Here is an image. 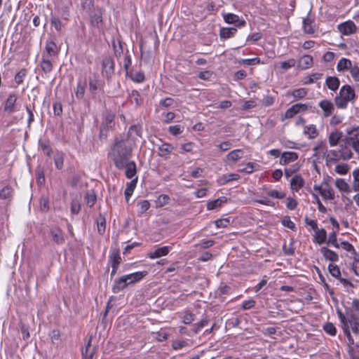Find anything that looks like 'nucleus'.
Instances as JSON below:
<instances>
[{
  "label": "nucleus",
  "mask_w": 359,
  "mask_h": 359,
  "mask_svg": "<svg viewBox=\"0 0 359 359\" xmlns=\"http://www.w3.org/2000/svg\"><path fill=\"white\" fill-rule=\"evenodd\" d=\"M41 67L42 71L45 74L50 73L53 69L52 62L48 59V57H46L44 55H43V57L41 59Z\"/></svg>",
  "instance_id": "obj_35"
},
{
  "label": "nucleus",
  "mask_w": 359,
  "mask_h": 359,
  "mask_svg": "<svg viewBox=\"0 0 359 359\" xmlns=\"http://www.w3.org/2000/svg\"><path fill=\"white\" fill-rule=\"evenodd\" d=\"M170 247V246H163L156 249L154 252H151L148 255V257L150 259H156L163 256H165L169 253Z\"/></svg>",
  "instance_id": "obj_15"
},
{
  "label": "nucleus",
  "mask_w": 359,
  "mask_h": 359,
  "mask_svg": "<svg viewBox=\"0 0 359 359\" xmlns=\"http://www.w3.org/2000/svg\"><path fill=\"white\" fill-rule=\"evenodd\" d=\"M236 32L237 29L234 27H223L220 29L219 36L221 39H227L233 37Z\"/></svg>",
  "instance_id": "obj_29"
},
{
  "label": "nucleus",
  "mask_w": 359,
  "mask_h": 359,
  "mask_svg": "<svg viewBox=\"0 0 359 359\" xmlns=\"http://www.w3.org/2000/svg\"><path fill=\"white\" fill-rule=\"evenodd\" d=\"M40 210L43 212H48L49 210V199L47 196H42L39 201Z\"/></svg>",
  "instance_id": "obj_48"
},
{
  "label": "nucleus",
  "mask_w": 359,
  "mask_h": 359,
  "mask_svg": "<svg viewBox=\"0 0 359 359\" xmlns=\"http://www.w3.org/2000/svg\"><path fill=\"white\" fill-rule=\"evenodd\" d=\"M324 188L321 191L320 195L324 199L333 200L334 198V193L333 189L330 187L329 184L326 182H323Z\"/></svg>",
  "instance_id": "obj_26"
},
{
  "label": "nucleus",
  "mask_w": 359,
  "mask_h": 359,
  "mask_svg": "<svg viewBox=\"0 0 359 359\" xmlns=\"http://www.w3.org/2000/svg\"><path fill=\"white\" fill-rule=\"evenodd\" d=\"M304 181L299 175H294L290 181L291 189L295 191H298L304 186Z\"/></svg>",
  "instance_id": "obj_22"
},
{
  "label": "nucleus",
  "mask_w": 359,
  "mask_h": 359,
  "mask_svg": "<svg viewBox=\"0 0 359 359\" xmlns=\"http://www.w3.org/2000/svg\"><path fill=\"white\" fill-rule=\"evenodd\" d=\"M296 65V60L293 58L290 59L287 61H283L280 63V66L282 69L287 70L291 67H294Z\"/></svg>",
  "instance_id": "obj_58"
},
{
  "label": "nucleus",
  "mask_w": 359,
  "mask_h": 359,
  "mask_svg": "<svg viewBox=\"0 0 359 359\" xmlns=\"http://www.w3.org/2000/svg\"><path fill=\"white\" fill-rule=\"evenodd\" d=\"M13 194L14 189L13 187L10 185H6L0 190V199L11 201L13 199Z\"/></svg>",
  "instance_id": "obj_17"
},
{
  "label": "nucleus",
  "mask_w": 359,
  "mask_h": 359,
  "mask_svg": "<svg viewBox=\"0 0 359 359\" xmlns=\"http://www.w3.org/2000/svg\"><path fill=\"white\" fill-rule=\"evenodd\" d=\"M224 20L226 23L233 24L236 23L238 27H244L246 22L244 20H240L237 15L233 13H226L223 15Z\"/></svg>",
  "instance_id": "obj_9"
},
{
  "label": "nucleus",
  "mask_w": 359,
  "mask_h": 359,
  "mask_svg": "<svg viewBox=\"0 0 359 359\" xmlns=\"http://www.w3.org/2000/svg\"><path fill=\"white\" fill-rule=\"evenodd\" d=\"M133 147L134 143L128 139L115 138L108 156L113 161L116 168L123 169V163L132 157Z\"/></svg>",
  "instance_id": "obj_1"
},
{
  "label": "nucleus",
  "mask_w": 359,
  "mask_h": 359,
  "mask_svg": "<svg viewBox=\"0 0 359 359\" xmlns=\"http://www.w3.org/2000/svg\"><path fill=\"white\" fill-rule=\"evenodd\" d=\"M173 147L168 143H163L158 148V154L161 157H166L173 150Z\"/></svg>",
  "instance_id": "obj_31"
},
{
  "label": "nucleus",
  "mask_w": 359,
  "mask_h": 359,
  "mask_svg": "<svg viewBox=\"0 0 359 359\" xmlns=\"http://www.w3.org/2000/svg\"><path fill=\"white\" fill-rule=\"evenodd\" d=\"M328 271L335 278L338 279L341 277V271L337 265L330 264L328 266Z\"/></svg>",
  "instance_id": "obj_45"
},
{
  "label": "nucleus",
  "mask_w": 359,
  "mask_h": 359,
  "mask_svg": "<svg viewBox=\"0 0 359 359\" xmlns=\"http://www.w3.org/2000/svg\"><path fill=\"white\" fill-rule=\"evenodd\" d=\"M358 322H359V319L356 314L353 313L351 311H350V312H346V325H348L350 326L351 325H353L355 323Z\"/></svg>",
  "instance_id": "obj_49"
},
{
  "label": "nucleus",
  "mask_w": 359,
  "mask_h": 359,
  "mask_svg": "<svg viewBox=\"0 0 359 359\" xmlns=\"http://www.w3.org/2000/svg\"><path fill=\"white\" fill-rule=\"evenodd\" d=\"M18 95L15 93H11L4 104V111L9 114L16 111V102Z\"/></svg>",
  "instance_id": "obj_3"
},
{
  "label": "nucleus",
  "mask_w": 359,
  "mask_h": 359,
  "mask_svg": "<svg viewBox=\"0 0 359 359\" xmlns=\"http://www.w3.org/2000/svg\"><path fill=\"white\" fill-rule=\"evenodd\" d=\"M349 145L346 144V138L342 140V143L341 144V149H339L340 157L343 160H348L353 157V153L350 149H348Z\"/></svg>",
  "instance_id": "obj_20"
},
{
  "label": "nucleus",
  "mask_w": 359,
  "mask_h": 359,
  "mask_svg": "<svg viewBox=\"0 0 359 359\" xmlns=\"http://www.w3.org/2000/svg\"><path fill=\"white\" fill-rule=\"evenodd\" d=\"M170 201V197L165 194H161L158 196L156 203H158V206L162 207L166 204H168Z\"/></svg>",
  "instance_id": "obj_62"
},
{
  "label": "nucleus",
  "mask_w": 359,
  "mask_h": 359,
  "mask_svg": "<svg viewBox=\"0 0 359 359\" xmlns=\"http://www.w3.org/2000/svg\"><path fill=\"white\" fill-rule=\"evenodd\" d=\"M340 81L337 77L328 76L325 81V85L327 87L332 90L336 91L339 87Z\"/></svg>",
  "instance_id": "obj_28"
},
{
  "label": "nucleus",
  "mask_w": 359,
  "mask_h": 359,
  "mask_svg": "<svg viewBox=\"0 0 359 359\" xmlns=\"http://www.w3.org/2000/svg\"><path fill=\"white\" fill-rule=\"evenodd\" d=\"M97 231L99 234L103 235L106 229V218L105 216L101 213L99 214L96 219Z\"/></svg>",
  "instance_id": "obj_30"
},
{
  "label": "nucleus",
  "mask_w": 359,
  "mask_h": 359,
  "mask_svg": "<svg viewBox=\"0 0 359 359\" xmlns=\"http://www.w3.org/2000/svg\"><path fill=\"white\" fill-rule=\"evenodd\" d=\"M327 243L330 244L337 248H339V243L337 242V231H334L330 233L329 238L327 241Z\"/></svg>",
  "instance_id": "obj_55"
},
{
  "label": "nucleus",
  "mask_w": 359,
  "mask_h": 359,
  "mask_svg": "<svg viewBox=\"0 0 359 359\" xmlns=\"http://www.w3.org/2000/svg\"><path fill=\"white\" fill-rule=\"evenodd\" d=\"M281 222L284 226L287 227L291 230L294 231V229H296L294 223L290 219V217L289 216L283 217Z\"/></svg>",
  "instance_id": "obj_54"
},
{
  "label": "nucleus",
  "mask_w": 359,
  "mask_h": 359,
  "mask_svg": "<svg viewBox=\"0 0 359 359\" xmlns=\"http://www.w3.org/2000/svg\"><path fill=\"white\" fill-rule=\"evenodd\" d=\"M337 28L344 35H350L356 30L355 25L351 20L338 25Z\"/></svg>",
  "instance_id": "obj_6"
},
{
  "label": "nucleus",
  "mask_w": 359,
  "mask_h": 359,
  "mask_svg": "<svg viewBox=\"0 0 359 359\" xmlns=\"http://www.w3.org/2000/svg\"><path fill=\"white\" fill-rule=\"evenodd\" d=\"M308 93V90L306 88H302L294 90L291 95L297 99H301L304 97Z\"/></svg>",
  "instance_id": "obj_50"
},
{
  "label": "nucleus",
  "mask_w": 359,
  "mask_h": 359,
  "mask_svg": "<svg viewBox=\"0 0 359 359\" xmlns=\"http://www.w3.org/2000/svg\"><path fill=\"white\" fill-rule=\"evenodd\" d=\"M351 61L346 58H341L337 64V69L338 71H344L350 68L351 65Z\"/></svg>",
  "instance_id": "obj_41"
},
{
  "label": "nucleus",
  "mask_w": 359,
  "mask_h": 359,
  "mask_svg": "<svg viewBox=\"0 0 359 359\" xmlns=\"http://www.w3.org/2000/svg\"><path fill=\"white\" fill-rule=\"evenodd\" d=\"M50 234L53 241L57 245H62L65 242L63 235V231L57 227H54L50 229Z\"/></svg>",
  "instance_id": "obj_7"
},
{
  "label": "nucleus",
  "mask_w": 359,
  "mask_h": 359,
  "mask_svg": "<svg viewBox=\"0 0 359 359\" xmlns=\"http://www.w3.org/2000/svg\"><path fill=\"white\" fill-rule=\"evenodd\" d=\"M142 128L140 126L133 125L129 128L128 132V136L126 139H128L131 142L134 143L136 137H141Z\"/></svg>",
  "instance_id": "obj_14"
},
{
  "label": "nucleus",
  "mask_w": 359,
  "mask_h": 359,
  "mask_svg": "<svg viewBox=\"0 0 359 359\" xmlns=\"http://www.w3.org/2000/svg\"><path fill=\"white\" fill-rule=\"evenodd\" d=\"M342 136V132L337 131L335 133H332L329 136V143L330 146H336L341 139Z\"/></svg>",
  "instance_id": "obj_37"
},
{
  "label": "nucleus",
  "mask_w": 359,
  "mask_h": 359,
  "mask_svg": "<svg viewBox=\"0 0 359 359\" xmlns=\"http://www.w3.org/2000/svg\"><path fill=\"white\" fill-rule=\"evenodd\" d=\"M308 109V105L306 104L297 103L290 107L285 113V118H291L301 111H305Z\"/></svg>",
  "instance_id": "obj_4"
},
{
  "label": "nucleus",
  "mask_w": 359,
  "mask_h": 359,
  "mask_svg": "<svg viewBox=\"0 0 359 359\" xmlns=\"http://www.w3.org/2000/svg\"><path fill=\"white\" fill-rule=\"evenodd\" d=\"M85 200L86 204L90 208H92L97 201V195L94 190H88L85 194Z\"/></svg>",
  "instance_id": "obj_32"
},
{
  "label": "nucleus",
  "mask_w": 359,
  "mask_h": 359,
  "mask_svg": "<svg viewBox=\"0 0 359 359\" xmlns=\"http://www.w3.org/2000/svg\"><path fill=\"white\" fill-rule=\"evenodd\" d=\"M130 77L133 81L137 83H141L144 80V74L142 72H137L134 74H131Z\"/></svg>",
  "instance_id": "obj_60"
},
{
  "label": "nucleus",
  "mask_w": 359,
  "mask_h": 359,
  "mask_svg": "<svg viewBox=\"0 0 359 359\" xmlns=\"http://www.w3.org/2000/svg\"><path fill=\"white\" fill-rule=\"evenodd\" d=\"M334 102L338 108L345 109L347 107L348 101H347L345 98L339 94L335 97Z\"/></svg>",
  "instance_id": "obj_46"
},
{
  "label": "nucleus",
  "mask_w": 359,
  "mask_h": 359,
  "mask_svg": "<svg viewBox=\"0 0 359 359\" xmlns=\"http://www.w3.org/2000/svg\"><path fill=\"white\" fill-rule=\"evenodd\" d=\"M320 252L323 254L325 259L331 262H337L339 260L338 255L332 250L326 247H322L320 248Z\"/></svg>",
  "instance_id": "obj_18"
},
{
  "label": "nucleus",
  "mask_w": 359,
  "mask_h": 359,
  "mask_svg": "<svg viewBox=\"0 0 359 359\" xmlns=\"http://www.w3.org/2000/svg\"><path fill=\"white\" fill-rule=\"evenodd\" d=\"M243 154V151L241 149H235L229 152L226 158L229 161L236 162L242 157Z\"/></svg>",
  "instance_id": "obj_38"
},
{
  "label": "nucleus",
  "mask_w": 359,
  "mask_h": 359,
  "mask_svg": "<svg viewBox=\"0 0 359 359\" xmlns=\"http://www.w3.org/2000/svg\"><path fill=\"white\" fill-rule=\"evenodd\" d=\"M147 271H137L130 274L124 275L126 280H127L129 285H133L140 281L144 277L147 275Z\"/></svg>",
  "instance_id": "obj_5"
},
{
  "label": "nucleus",
  "mask_w": 359,
  "mask_h": 359,
  "mask_svg": "<svg viewBox=\"0 0 359 359\" xmlns=\"http://www.w3.org/2000/svg\"><path fill=\"white\" fill-rule=\"evenodd\" d=\"M355 348L356 349L357 355H355L353 353L354 348L349 346L348 348V353L350 355L351 359H359V344H356L355 346Z\"/></svg>",
  "instance_id": "obj_64"
},
{
  "label": "nucleus",
  "mask_w": 359,
  "mask_h": 359,
  "mask_svg": "<svg viewBox=\"0 0 359 359\" xmlns=\"http://www.w3.org/2000/svg\"><path fill=\"white\" fill-rule=\"evenodd\" d=\"M208 320L206 318L202 319L200 322L195 323L193 325L192 331L194 334H197L202 328L208 325Z\"/></svg>",
  "instance_id": "obj_51"
},
{
  "label": "nucleus",
  "mask_w": 359,
  "mask_h": 359,
  "mask_svg": "<svg viewBox=\"0 0 359 359\" xmlns=\"http://www.w3.org/2000/svg\"><path fill=\"white\" fill-rule=\"evenodd\" d=\"M45 49L47 53V57L55 56L58 53V49H57V45L52 40L47 41V42L46 43Z\"/></svg>",
  "instance_id": "obj_24"
},
{
  "label": "nucleus",
  "mask_w": 359,
  "mask_h": 359,
  "mask_svg": "<svg viewBox=\"0 0 359 359\" xmlns=\"http://www.w3.org/2000/svg\"><path fill=\"white\" fill-rule=\"evenodd\" d=\"M346 144H348L349 146H352L353 149L359 154V140H355L353 137H346Z\"/></svg>",
  "instance_id": "obj_52"
},
{
  "label": "nucleus",
  "mask_w": 359,
  "mask_h": 359,
  "mask_svg": "<svg viewBox=\"0 0 359 359\" xmlns=\"http://www.w3.org/2000/svg\"><path fill=\"white\" fill-rule=\"evenodd\" d=\"M85 83L81 82V81H79L76 86V90L75 92L76 98L79 100L83 99L85 95Z\"/></svg>",
  "instance_id": "obj_43"
},
{
  "label": "nucleus",
  "mask_w": 359,
  "mask_h": 359,
  "mask_svg": "<svg viewBox=\"0 0 359 359\" xmlns=\"http://www.w3.org/2000/svg\"><path fill=\"white\" fill-rule=\"evenodd\" d=\"M137 182V177H135V179H133L130 182L127 184V187L125 189L124 194L126 201H128L130 198V197L132 196L134 189L136 187Z\"/></svg>",
  "instance_id": "obj_33"
},
{
  "label": "nucleus",
  "mask_w": 359,
  "mask_h": 359,
  "mask_svg": "<svg viewBox=\"0 0 359 359\" xmlns=\"http://www.w3.org/2000/svg\"><path fill=\"white\" fill-rule=\"evenodd\" d=\"M54 163L55 167L58 170H61L63 167L64 163V154L62 152L57 151L54 156Z\"/></svg>",
  "instance_id": "obj_42"
},
{
  "label": "nucleus",
  "mask_w": 359,
  "mask_h": 359,
  "mask_svg": "<svg viewBox=\"0 0 359 359\" xmlns=\"http://www.w3.org/2000/svg\"><path fill=\"white\" fill-rule=\"evenodd\" d=\"M304 134L307 135L309 139H314L318 135L315 125L306 126L304 130Z\"/></svg>",
  "instance_id": "obj_36"
},
{
  "label": "nucleus",
  "mask_w": 359,
  "mask_h": 359,
  "mask_svg": "<svg viewBox=\"0 0 359 359\" xmlns=\"http://www.w3.org/2000/svg\"><path fill=\"white\" fill-rule=\"evenodd\" d=\"M123 168L126 169V176L128 179H132L136 175L137 168L136 163L133 161H125L123 163Z\"/></svg>",
  "instance_id": "obj_8"
},
{
  "label": "nucleus",
  "mask_w": 359,
  "mask_h": 359,
  "mask_svg": "<svg viewBox=\"0 0 359 359\" xmlns=\"http://www.w3.org/2000/svg\"><path fill=\"white\" fill-rule=\"evenodd\" d=\"M339 94L348 102L354 100L355 97V91L349 85L343 86L341 88Z\"/></svg>",
  "instance_id": "obj_10"
},
{
  "label": "nucleus",
  "mask_w": 359,
  "mask_h": 359,
  "mask_svg": "<svg viewBox=\"0 0 359 359\" xmlns=\"http://www.w3.org/2000/svg\"><path fill=\"white\" fill-rule=\"evenodd\" d=\"M313 241L319 245H321L326 242L327 240V232L324 229H318L315 231Z\"/></svg>",
  "instance_id": "obj_25"
},
{
  "label": "nucleus",
  "mask_w": 359,
  "mask_h": 359,
  "mask_svg": "<svg viewBox=\"0 0 359 359\" xmlns=\"http://www.w3.org/2000/svg\"><path fill=\"white\" fill-rule=\"evenodd\" d=\"M130 97L131 99L134 100L135 104L137 105H140L142 104V98L140 95V93L137 90H133L130 93Z\"/></svg>",
  "instance_id": "obj_59"
},
{
  "label": "nucleus",
  "mask_w": 359,
  "mask_h": 359,
  "mask_svg": "<svg viewBox=\"0 0 359 359\" xmlns=\"http://www.w3.org/2000/svg\"><path fill=\"white\" fill-rule=\"evenodd\" d=\"M114 61L109 57H104L102 61V74L107 80L110 79L114 74Z\"/></svg>",
  "instance_id": "obj_2"
},
{
  "label": "nucleus",
  "mask_w": 359,
  "mask_h": 359,
  "mask_svg": "<svg viewBox=\"0 0 359 359\" xmlns=\"http://www.w3.org/2000/svg\"><path fill=\"white\" fill-rule=\"evenodd\" d=\"M81 210V205L78 200L74 199L71 203V212L74 215H76Z\"/></svg>",
  "instance_id": "obj_61"
},
{
  "label": "nucleus",
  "mask_w": 359,
  "mask_h": 359,
  "mask_svg": "<svg viewBox=\"0 0 359 359\" xmlns=\"http://www.w3.org/2000/svg\"><path fill=\"white\" fill-rule=\"evenodd\" d=\"M341 328H342V330L344 331V333L345 336L346 337V338H347V339L348 341L349 344L350 345H353L354 344V339H353V337L351 334V331H350L349 325H345Z\"/></svg>",
  "instance_id": "obj_57"
},
{
  "label": "nucleus",
  "mask_w": 359,
  "mask_h": 359,
  "mask_svg": "<svg viewBox=\"0 0 359 359\" xmlns=\"http://www.w3.org/2000/svg\"><path fill=\"white\" fill-rule=\"evenodd\" d=\"M27 75V70L25 69H22L19 71L15 76V81L18 85L22 83L25 77Z\"/></svg>",
  "instance_id": "obj_53"
},
{
  "label": "nucleus",
  "mask_w": 359,
  "mask_h": 359,
  "mask_svg": "<svg viewBox=\"0 0 359 359\" xmlns=\"http://www.w3.org/2000/svg\"><path fill=\"white\" fill-rule=\"evenodd\" d=\"M239 62L240 64H242L243 65L252 66L259 64L260 62V59L259 57H254L251 59H243Z\"/></svg>",
  "instance_id": "obj_56"
},
{
  "label": "nucleus",
  "mask_w": 359,
  "mask_h": 359,
  "mask_svg": "<svg viewBox=\"0 0 359 359\" xmlns=\"http://www.w3.org/2000/svg\"><path fill=\"white\" fill-rule=\"evenodd\" d=\"M313 57L309 55H304L301 57L298 61L297 67L301 69H306L313 66Z\"/></svg>",
  "instance_id": "obj_12"
},
{
  "label": "nucleus",
  "mask_w": 359,
  "mask_h": 359,
  "mask_svg": "<svg viewBox=\"0 0 359 359\" xmlns=\"http://www.w3.org/2000/svg\"><path fill=\"white\" fill-rule=\"evenodd\" d=\"M313 20L307 17L303 20V28L304 31L306 34H312L314 33V29L311 26Z\"/></svg>",
  "instance_id": "obj_39"
},
{
  "label": "nucleus",
  "mask_w": 359,
  "mask_h": 359,
  "mask_svg": "<svg viewBox=\"0 0 359 359\" xmlns=\"http://www.w3.org/2000/svg\"><path fill=\"white\" fill-rule=\"evenodd\" d=\"M101 86L102 82L99 80L97 74H94L89 79V90L92 93H96Z\"/></svg>",
  "instance_id": "obj_21"
},
{
  "label": "nucleus",
  "mask_w": 359,
  "mask_h": 359,
  "mask_svg": "<svg viewBox=\"0 0 359 359\" xmlns=\"http://www.w3.org/2000/svg\"><path fill=\"white\" fill-rule=\"evenodd\" d=\"M348 69L350 70L353 79L355 81H359V67L357 65L353 66L351 65Z\"/></svg>",
  "instance_id": "obj_63"
},
{
  "label": "nucleus",
  "mask_w": 359,
  "mask_h": 359,
  "mask_svg": "<svg viewBox=\"0 0 359 359\" xmlns=\"http://www.w3.org/2000/svg\"><path fill=\"white\" fill-rule=\"evenodd\" d=\"M335 186L339 190L342 192H348L349 191V186L343 179H337L335 181Z\"/></svg>",
  "instance_id": "obj_44"
},
{
  "label": "nucleus",
  "mask_w": 359,
  "mask_h": 359,
  "mask_svg": "<svg viewBox=\"0 0 359 359\" xmlns=\"http://www.w3.org/2000/svg\"><path fill=\"white\" fill-rule=\"evenodd\" d=\"M320 107L324 112V116L327 117L332 114L334 107V104L329 100H324L319 102Z\"/></svg>",
  "instance_id": "obj_16"
},
{
  "label": "nucleus",
  "mask_w": 359,
  "mask_h": 359,
  "mask_svg": "<svg viewBox=\"0 0 359 359\" xmlns=\"http://www.w3.org/2000/svg\"><path fill=\"white\" fill-rule=\"evenodd\" d=\"M39 149L45 155L48 156H50L52 155L53 150L49 140L40 139L39 141Z\"/></svg>",
  "instance_id": "obj_23"
},
{
  "label": "nucleus",
  "mask_w": 359,
  "mask_h": 359,
  "mask_svg": "<svg viewBox=\"0 0 359 359\" xmlns=\"http://www.w3.org/2000/svg\"><path fill=\"white\" fill-rule=\"evenodd\" d=\"M240 178H241V176L236 173L225 174V175H222L217 180V182H218L219 185H224L231 181L238 180Z\"/></svg>",
  "instance_id": "obj_19"
},
{
  "label": "nucleus",
  "mask_w": 359,
  "mask_h": 359,
  "mask_svg": "<svg viewBox=\"0 0 359 359\" xmlns=\"http://www.w3.org/2000/svg\"><path fill=\"white\" fill-rule=\"evenodd\" d=\"M227 202V198L225 196H222L215 199L214 201H210L207 204V209L209 210H212L216 209L217 208L221 207L224 203Z\"/></svg>",
  "instance_id": "obj_27"
},
{
  "label": "nucleus",
  "mask_w": 359,
  "mask_h": 359,
  "mask_svg": "<svg viewBox=\"0 0 359 359\" xmlns=\"http://www.w3.org/2000/svg\"><path fill=\"white\" fill-rule=\"evenodd\" d=\"M91 18V23L93 25L99 27L100 24L102 22V12L101 11H98L94 15H90Z\"/></svg>",
  "instance_id": "obj_47"
},
{
  "label": "nucleus",
  "mask_w": 359,
  "mask_h": 359,
  "mask_svg": "<svg viewBox=\"0 0 359 359\" xmlns=\"http://www.w3.org/2000/svg\"><path fill=\"white\" fill-rule=\"evenodd\" d=\"M323 330L330 336H335L337 334V328L332 323L327 322L323 326Z\"/></svg>",
  "instance_id": "obj_40"
},
{
  "label": "nucleus",
  "mask_w": 359,
  "mask_h": 359,
  "mask_svg": "<svg viewBox=\"0 0 359 359\" xmlns=\"http://www.w3.org/2000/svg\"><path fill=\"white\" fill-rule=\"evenodd\" d=\"M121 261L122 259L120 255L119 250H114L109 255V262H111V266H118Z\"/></svg>",
  "instance_id": "obj_34"
},
{
  "label": "nucleus",
  "mask_w": 359,
  "mask_h": 359,
  "mask_svg": "<svg viewBox=\"0 0 359 359\" xmlns=\"http://www.w3.org/2000/svg\"><path fill=\"white\" fill-rule=\"evenodd\" d=\"M298 158V154L293 151H285L282 154L280 160L281 165H285L295 161Z\"/></svg>",
  "instance_id": "obj_13"
},
{
  "label": "nucleus",
  "mask_w": 359,
  "mask_h": 359,
  "mask_svg": "<svg viewBox=\"0 0 359 359\" xmlns=\"http://www.w3.org/2000/svg\"><path fill=\"white\" fill-rule=\"evenodd\" d=\"M128 286H129L127 280L125 277L122 276L121 277L116 279L114 280V285L112 286V292L114 293H118L119 292L126 289Z\"/></svg>",
  "instance_id": "obj_11"
}]
</instances>
